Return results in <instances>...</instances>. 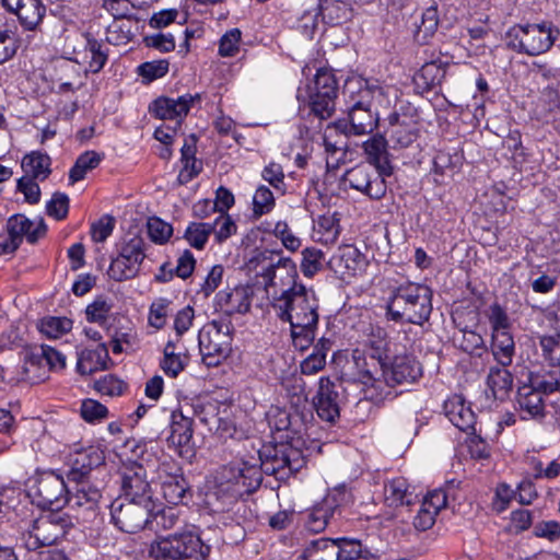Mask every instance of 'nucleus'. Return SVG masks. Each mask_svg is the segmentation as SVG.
<instances>
[{
	"label": "nucleus",
	"instance_id": "nucleus-1",
	"mask_svg": "<svg viewBox=\"0 0 560 560\" xmlns=\"http://www.w3.org/2000/svg\"><path fill=\"white\" fill-rule=\"evenodd\" d=\"M246 266L264 278L265 290L271 298L276 315L290 324L294 347L301 351L307 349L315 338L318 302L313 290L296 282L298 272L293 261L289 258L275 261L272 253L257 249Z\"/></svg>",
	"mask_w": 560,
	"mask_h": 560
},
{
	"label": "nucleus",
	"instance_id": "nucleus-2",
	"mask_svg": "<svg viewBox=\"0 0 560 560\" xmlns=\"http://www.w3.org/2000/svg\"><path fill=\"white\" fill-rule=\"evenodd\" d=\"M260 466L242 462L221 468L217 478V492L230 504L255 491L261 483L262 472L285 480L305 465L302 452L290 444L265 446L259 452Z\"/></svg>",
	"mask_w": 560,
	"mask_h": 560
},
{
	"label": "nucleus",
	"instance_id": "nucleus-3",
	"mask_svg": "<svg viewBox=\"0 0 560 560\" xmlns=\"http://www.w3.org/2000/svg\"><path fill=\"white\" fill-rule=\"evenodd\" d=\"M352 358L353 377L364 386V397L374 404L392 397L395 386L413 383L422 373L420 363L412 355H397L389 365L375 358L368 360L359 350L353 351Z\"/></svg>",
	"mask_w": 560,
	"mask_h": 560
},
{
	"label": "nucleus",
	"instance_id": "nucleus-4",
	"mask_svg": "<svg viewBox=\"0 0 560 560\" xmlns=\"http://www.w3.org/2000/svg\"><path fill=\"white\" fill-rule=\"evenodd\" d=\"M432 292L422 284L408 282L397 287L387 303V314L396 322L422 325L432 311Z\"/></svg>",
	"mask_w": 560,
	"mask_h": 560
},
{
	"label": "nucleus",
	"instance_id": "nucleus-5",
	"mask_svg": "<svg viewBox=\"0 0 560 560\" xmlns=\"http://www.w3.org/2000/svg\"><path fill=\"white\" fill-rule=\"evenodd\" d=\"M560 32L551 22L515 24L505 34L509 48L518 54L538 56L548 51Z\"/></svg>",
	"mask_w": 560,
	"mask_h": 560
},
{
	"label": "nucleus",
	"instance_id": "nucleus-6",
	"mask_svg": "<svg viewBox=\"0 0 560 560\" xmlns=\"http://www.w3.org/2000/svg\"><path fill=\"white\" fill-rule=\"evenodd\" d=\"M233 325L226 317L212 319L199 331V349L207 366H218L231 352Z\"/></svg>",
	"mask_w": 560,
	"mask_h": 560
},
{
	"label": "nucleus",
	"instance_id": "nucleus-7",
	"mask_svg": "<svg viewBox=\"0 0 560 560\" xmlns=\"http://www.w3.org/2000/svg\"><path fill=\"white\" fill-rule=\"evenodd\" d=\"M118 255L112 259L108 276L121 282L138 276L145 258V242L137 234H127L117 245Z\"/></svg>",
	"mask_w": 560,
	"mask_h": 560
},
{
	"label": "nucleus",
	"instance_id": "nucleus-8",
	"mask_svg": "<svg viewBox=\"0 0 560 560\" xmlns=\"http://www.w3.org/2000/svg\"><path fill=\"white\" fill-rule=\"evenodd\" d=\"M69 525L66 514L58 511L40 515L22 534L23 545L28 550L52 545L66 535Z\"/></svg>",
	"mask_w": 560,
	"mask_h": 560
},
{
	"label": "nucleus",
	"instance_id": "nucleus-9",
	"mask_svg": "<svg viewBox=\"0 0 560 560\" xmlns=\"http://www.w3.org/2000/svg\"><path fill=\"white\" fill-rule=\"evenodd\" d=\"M304 560H373L359 541L318 539L304 551Z\"/></svg>",
	"mask_w": 560,
	"mask_h": 560
},
{
	"label": "nucleus",
	"instance_id": "nucleus-10",
	"mask_svg": "<svg viewBox=\"0 0 560 560\" xmlns=\"http://www.w3.org/2000/svg\"><path fill=\"white\" fill-rule=\"evenodd\" d=\"M28 495L42 509L60 511L69 500L65 480L51 471L40 474L30 487Z\"/></svg>",
	"mask_w": 560,
	"mask_h": 560
},
{
	"label": "nucleus",
	"instance_id": "nucleus-11",
	"mask_svg": "<svg viewBox=\"0 0 560 560\" xmlns=\"http://www.w3.org/2000/svg\"><path fill=\"white\" fill-rule=\"evenodd\" d=\"M156 503H140L137 501H114L110 506V516L114 525L121 532L135 534L145 528L150 523Z\"/></svg>",
	"mask_w": 560,
	"mask_h": 560
},
{
	"label": "nucleus",
	"instance_id": "nucleus-12",
	"mask_svg": "<svg viewBox=\"0 0 560 560\" xmlns=\"http://www.w3.org/2000/svg\"><path fill=\"white\" fill-rule=\"evenodd\" d=\"M357 83L346 82L343 94L348 97V135L362 136L372 132L378 124L380 117L368 104H359L360 95L355 92Z\"/></svg>",
	"mask_w": 560,
	"mask_h": 560
},
{
	"label": "nucleus",
	"instance_id": "nucleus-13",
	"mask_svg": "<svg viewBox=\"0 0 560 560\" xmlns=\"http://www.w3.org/2000/svg\"><path fill=\"white\" fill-rule=\"evenodd\" d=\"M120 489L126 500L155 503L147 469L141 464L131 463L121 469Z\"/></svg>",
	"mask_w": 560,
	"mask_h": 560
},
{
	"label": "nucleus",
	"instance_id": "nucleus-14",
	"mask_svg": "<svg viewBox=\"0 0 560 560\" xmlns=\"http://www.w3.org/2000/svg\"><path fill=\"white\" fill-rule=\"evenodd\" d=\"M387 141L394 150L411 147L420 136L419 124L406 114L393 113L388 117L385 131Z\"/></svg>",
	"mask_w": 560,
	"mask_h": 560
},
{
	"label": "nucleus",
	"instance_id": "nucleus-15",
	"mask_svg": "<svg viewBox=\"0 0 560 560\" xmlns=\"http://www.w3.org/2000/svg\"><path fill=\"white\" fill-rule=\"evenodd\" d=\"M199 98V94H186L177 98L159 97L150 105L149 110L160 119H182L188 114L191 104ZM176 125L179 126L180 120Z\"/></svg>",
	"mask_w": 560,
	"mask_h": 560
},
{
	"label": "nucleus",
	"instance_id": "nucleus-16",
	"mask_svg": "<svg viewBox=\"0 0 560 560\" xmlns=\"http://www.w3.org/2000/svg\"><path fill=\"white\" fill-rule=\"evenodd\" d=\"M170 435L167 442L179 454L184 447H188L194 435L192 417L190 410H184L183 407L173 410L171 415Z\"/></svg>",
	"mask_w": 560,
	"mask_h": 560
},
{
	"label": "nucleus",
	"instance_id": "nucleus-17",
	"mask_svg": "<svg viewBox=\"0 0 560 560\" xmlns=\"http://www.w3.org/2000/svg\"><path fill=\"white\" fill-rule=\"evenodd\" d=\"M365 264L364 256L354 245H342L328 260V267L339 277L353 276Z\"/></svg>",
	"mask_w": 560,
	"mask_h": 560
},
{
	"label": "nucleus",
	"instance_id": "nucleus-18",
	"mask_svg": "<svg viewBox=\"0 0 560 560\" xmlns=\"http://www.w3.org/2000/svg\"><path fill=\"white\" fill-rule=\"evenodd\" d=\"M8 11L14 13L21 25L28 31L35 30L42 22L46 8L40 0H1Z\"/></svg>",
	"mask_w": 560,
	"mask_h": 560
},
{
	"label": "nucleus",
	"instance_id": "nucleus-19",
	"mask_svg": "<svg viewBox=\"0 0 560 560\" xmlns=\"http://www.w3.org/2000/svg\"><path fill=\"white\" fill-rule=\"evenodd\" d=\"M315 408L318 417L325 421L334 422L339 417V395L336 385L328 377H320Z\"/></svg>",
	"mask_w": 560,
	"mask_h": 560
},
{
	"label": "nucleus",
	"instance_id": "nucleus-20",
	"mask_svg": "<svg viewBox=\"0 0 560 560\" xmlns=\"http://www.w3.org/2000/svg\"><path fill=\"white\" fill-rule=\"evenodd\" d=\"M348 83H357L355 92L360 95L361 104H368L370 108H374V112L380 117L381 108H389L393 103V97L390 93L393 92L392 88L381 86L377 84H369L364 82V84L359 80L348 81Z\"/></svg>",
	"mask_w": 560,
	"mask_h": 560
},
{
	"label": "nucleus",
	"instance_id": "nucleus-21",
	"mask_svg": "<svg viewBox=\"0 0 560 560\" xmlns=\"http://www.w3.org/2000/svg\"><path fill=\"white\" fill-rule=\"evenodd\" d=\"M8 234L19 244L25 236L28 243H35L46 232V225L43 220L38 222L31 221L24 214H14L7 222Z\"/></svg>",
	"mask_w": 560,
	"mask_h": 560
},
{
	"label": "nucleus",
	"instance_id": "nucleus-22",
	"mask_svg": "<svg viewBox=\"0 0 560 560\" xmlns=\"http://www.w3.org/2000/svg\"><path fill=\"white\" fill-rule=\"evenodd\" d=\"M387 144L388 141L380 135L372 137L363 143L366 161L375 167L378 175L393 174Z\"/></svg>",
	"mask_w": 560,
	"mask_h": 560
},
{
	"label": "nucleus",
	"instance_id": "nucleus-23",
	"mask_svg": "<svg viewBox=\"0 0 560 560\" xmlns=\"http://www.w3.org/2000/svg\"><path fill=\"white\" fill-rule=\"evenodd\" d=\"M173 539L180 546V560H207L210 547L206 546L192 530L172 534Z\"/></svg>",
	"mask_w": 560,
	"mask_h": 560
},
{
	"label": "nucleus",
	"instance_id": "nucleus-24",
	"mask_svg": "<svg viewBox=\"0 0 560 560\" xmlns=\"http://www.w3.org/2000/svg\"><path fill=\"white\" fill-rule=\"evenodd\" d=\"M103 453L93 446L75 452L71 458V478L73 480H81L94 467H98L103 464Z\"/></svg>",
	"mask_w": 560,
	"mask_h": 560
},
{
	"label": "nucleus",
	"instance_id": "nucleus-25",
	"mask_svg": "<svg viewBox=\"0 0 560 560\" xmlns=\"http://www.w3.org/2000/svg\"><path fill=\"white\" fill-rule=\"evenodd\" d=\"M444 411L448 420L460 431L474 429L475 413L462 397L454 396L447 399L444 402Z\"/></svg>",
	"mask_w": 560,
	"mask_h": 560
},
{
	"label": "nucleus",
	"instance_id": "nucleus-26",
	"mask_svg": "<svg viewBox=\"0 0 560 560\" xmlns=\"http://www.w3.org/2000/svg\"><path fill=\"white\" fill-rule=\"evenodd\" d=\"M417 495L404 477H396L384 485V500L388 506L410 505Z\"/></svg>",
	"mask_w": 560,
	"mask_h": 560
},
{
	"label": "nucleus",
	"instance_id": "nucleus-27",
	"mask_svg": "<svg viewBox=\"0 0 560 560\" xmlns=\"http://www.w3.org/2000/svg\"><path fill=\"white\" fill-rule=\"evenodd\" d=\"M109 360L108 349L105 343H100L96 349H85L78 357L77 370L82 375H90L107 369Z\"/></svg>",
	"mask_w": 560,
	"mask_h": 560
},
{
	"label": "nucleus",
	"instance_id": "nucleus-28",
	"mask_svg": "<svg viewBox=\"0 0 560 560\" xmlns=\"http://www.w3.org/2000/svg\"><path fill=\"white\" fill-rule=\"evenodd\" d=\"M44 360L46 364L49 366V369L54 370H61L66 366V355L61 353L60 351L56 350L55 348L43 345L40 347V353L39 354H33L31 355L26 361L24 365V378L30 382H34L36 376L31 375V369H35L40 361Z\"/></svg>",
	"mask_w": 560,
	"mask_h": 560
},
{
	"label": "nucleus",
	"instance_id": "nucleus-29",
	"mask_svg": "<svg viewBox=\"0 0 560 560\" xmlns=\"http://www.w3.org/2000/svg\"><path fill=\"white\" fill-rule=\"evenodd\" d=\"M318 7L323 22L329 25L346 23L352 16L349 0H320Z\"/></svg>",
	"mask_w": 560,
	"mask_h": 560
},
{
	"label": "nucleus",
	"instance_id": "nucleus-30",
	"mask_svg": "<svg viewBox=\"0 0 560 560\" xmlns=\"http://www.w3.org/2000/svg\"><path fill=\"white\" fill-rule=\"evenodd\" d=\"M542 395L545 394L538 388H535L534 384L530 382L529 384H525L520 387L517 393V402L521 410L533 418L541 417L545 410Z\"/></svg>",
	"mask_w": 560,
	"mask_h": 560
},
{
	"label": "nucleus",
	"instance_id": "nucleus-31",
	"mask_svg": "<svg viewBox=\"0 0 560 560\" xmlns=\"http://www.w3.org/2000/svg\"><path fill=\"white\" fill-rule=\"evenodd\" d=\"M508 366H491L487 377V387L494 399L508 397L513 385V376Z\"/></svg>",
	"mask_w": 560,
	"mask_h": 560
},
{
	"label": "nucleus",
	"instance_id": "nucleus-32",
	"mask_svg": "<svg viewBox=\"0 0 560 560\" xmlns=\"http://www.w3.org/2000/svg\"><path fill=\"white\" fill-rule=\"evenodd\" d=\"M218 304L229 315L244 314L249 311L250 300L243 288H235L231 291L219 292Z\"/></svg>",
	"mask_w": 560,
	"mask_h": 560
},
{
	"label": "nucleus",
	"instance_id": "nucleus-33",
	"mask_svg": "<svg viewBox=\"0 0 560 560\" xmlns=\"http://www.w3.org/2000/svg\"><path fill=\"white\" fill-rule=\"evenodd\" d=\"M491 350L500 365H511L515 353V343L511 332H492Z\"/></svg>",
	"mask_w": 560,
	"mask_h": 560
},
{
	"label": "nucleus",
	"instance_id": "nucleus-34",
	"mask_svg": "<svg viewBox=\"0 0 560 560\" xmlns=\"http://www.w3.org/2000/svg\"><path fill=\"white\" fill-rule=\"evenodd\" d=\"M335 501L326 498L320 504L314 506L307 515L306 527L310 532H323L335 513Z\"/></svg>",
	"mask_w": 560,
	"mask_h": 560
},
{
	"label": "nucleus",
	"instance_id": "nucleus-35",
	"mask_svg": "<svg viewBox=\"0 0 560 560\" xmlns=\"http://www.w3.org/2000/svg\"><path fill=\"white\" fill-rule=\"evenodd\" d=\"M446 74L445 66L435 61L428 62L421 67L415 77V81L419 86L424 90H433L440 85Z\"/></svg>",
	"mask_w": 560,
	"mask_h": 560
},
{
	"label": "nucleus",
	"instance_id": "nucleus-36",
	"mask_svg": "<svg viewBox=\"0 0 560 560\" xmlns=\"http://www.w3.org/2000/svg\"><path fill=\"white\" fill-rule=\"evenodd\" d=\"M107 61V55L103 50V44L91 36L85 37L83 62L88 63V70L97 73Z\"/></svg>",
	"mask_w": 560,
	"mask_h": 560
},
{
	"label": "nucleus",
	"instance_id": "nucleus-37",
	"mask_svg": "<svg viewBox=\"0 0 560 560\" xmlns=\"http://www.w3.org/2000/svg\"><path fill=\"white\" fill-rule=\"evenodd\" d=\"M179 546L172 535L159 537L151 544L149 555L154 560H180Z\"/></svg>",
	"mask_w": 560,
	"mask_h": 560
},
{
	"label": "nucleus",
	"instance_id": "nucleus-38",
	"mask_svg": "<svg viewBox=\"0 0 560 560\" xmlns=\"http://www.w3.org/2000/svg\"><path fill=\"white\" fill-rule=\"evenodd\" d=\"M349 185L372 199H381L387 190L385 177H353Z\"/></svg>",
	"mask_w": 560,
	"mask_h": 560
},
{
	"label": "nucleus",
	"instance_id": "nucleus-39",
	"mask_svg": "<svg viewBox=\"0 0 560 560\" xmlns=\"http://www.w3.org/2000/svg\"><path fill=\"white\" fill-rule=\"evenodd\" d=\"M529 382L545 395L560 392V366L542 370L530 376Z\"/></svg>",
	"mask_w": 560,
	"mask_h": 560
},
{
	"label": "nucleus",
	"instance_id": "nucleus-40",
	"mask_svg": "<svg viewBox=\"0 0 560 560\" xmlns=\"http://www.w3.org/2000/svg\"><path fill=\"white\" fill-rule=\"evenodd\" d=\"M37 327L46 337L57 339L72 329V320L68 317L47 316L38 322Z\"/></svg>",
	"mask_w": 560,
	"mask_h": 560
},
{
	"label": "nucleus",
	"instance_id": "nucleus-41",
	"mask_svg": "<svg viewBox=\"0 0 560 560\" xmlns=\"http://www.w3.org/2000/svg\"><path fill=\"white\" fill-rule=\"evenodd\" d=\"M315 231L320 235L319 240L322 242L326 244L336 242L341 231L338 213L334 212L320 215L317 219Z\"/></svg>",
	"mask_w": 560,
	"mask_h": 560
},
{
	"label": "nucleus",
	"instance_id": "nucleus-42",
	"mask_svg": "<svg viewBox=\"0 0 560 560\" xmlns=\"http://www.w3.org/2000/svg\"><path fill=\"white\" fill-rule=\"evenodd\" d=\"M24 175H48L50 174V158L42 152L34 151L26 154L21 163Z\"/></svg>",
	"mask_w": 560,
	"mask_h": 560
},
{
	"label": "nucleus",
	"instance_id": "nucleus-43",
	"mask_svg": "<svg viewBox=\"0 0 560 560\" xmlns=\"http://www.w3.org/2000/svg\"><path fill=\"white\" fill-rule=\"evenodd\" d=\"M212 234V228L208 222H191L186 228L184 237L195 249H203L209 236Z\"/></svg>",
	"mask_w": 560,
	"mask_h": 560
},
{
	"label": "nucleus",
	"instance_id": "nucleus-44",
	"mask_svg": "<svg viewBox=\"0 0 560 560\" xmlns=\"http://www.w3.org/2000/svg\"><path fill=\"white\" fill-rule=\"evenodd\" d=\"M102 494L98 489L80 483L73 495H69L68 503L77 506H85L88 510H93L100 501Z\"/></svg>",
	"mask_w": 560,
	"mask_h": 560
},
{
	"label": "nucleus",
	"instance_id": "nucleus-45",
	"mask_svg": "<svg viewBox=\"0 0 560 560\" xmlns=\"http://www.w3.org/2000/svg\"><path fill=\"white\" fill-rule=\"evenodd\" d=\"M210 228H212V233L214 234L215 241L219 244L225 242L237 231L235 222L225 212H220L214 221L210 223Z\"/></svg>",
	"mask_w": 560,
	"mask_h": 560
},
{
	"label": "nucleus",
	"instance_id": "nucleus-46",
	"mask_svg": "<svg viewBox=\"0 0 560 560\" xmlns=\"http://www.w3.org/2000/svg\"><path fill=\"white\" fill-rule=\"evenodd\" d=\"M185 480L178 476H172L170 480L162 482V492L165 500L171 504H179L186 494Z\"/></svg>",
	"mask_w": 560,
	"mask_h": 560
},
{
	"label": "nucleus",
	"instance_id": "nucleus-47",
	"mask_svg": "<svg viewBox=\"0 0 560 560\" xmlns=\"http://www.w3.org/2000/svg\"><path fill=\"white\" fill-rule=\"evenodd\" d=\"M19 39L14 31L0 26V65L11 60L18 52Z\"/></svg>",
	"mask_w": 560,
	"mask_h": 560
},
{
	"label": "nucleus",
	"instance_id": "nucleus-48",
	"mask_svg": "<svg viewBox=\"0 0 560 560\" xmlns=\"http://www.w3.org/2000/svg\"><path fill=\"white\" fill-rule=\"evenodd\" d=\"M147 229L150 240L155 244L166 243L173 234L172 225L158 217L148 219Z\"/></svg>",
	"mask_w": 560,
	"mask_h": 560
},
{
	"label": "nucleus",
	"instance_id": "nucleus-49",
	"mask_svg": "<svg viewBox=\"0 0 560 560\" xmlns=\"http://www.w3.org/2000/svg\"><path fill=\"white\" fill-rule=\"evenodd\" d=\"M303 259L301 262V269L305 277H313L317 271L322 269L324 254L322 250L307 247L302 252Z\"/></svg>",
	"mask_w": 560,
	"mask_h": 560
},
{
	"label": "nucleus",
	"instance_id": "nucleus-50",
	"mask_svg": "<svg viewBox=\"0 0 560 560\" xmlns=\"http://www.w3.org/2000/svg\"><path fill=\"white\" fill-rule=\"evenodd\" d=\"M335 96L320 95V93L314 92L311 95V108L312 112L320 119L329 118L335 112Z\"/></svg>",
	"mask_w": 560,
	"mask_h": 560
},
{
	"label": "nucleus",
	"instance_id": "nucleus-51",
	"mask_svg": "<svg viewBox=\"0 0 560 560\" xmlns=\"http://www.w3.org/2000/svg\"><path fill=\"white\" fill-rule=\"evenodd\" d=\"M439 13L436 7L428 8L421 18V23L418 26L417 37L419 40H427L438 30Z\"/></svg>",
	"mask_w": 560,
	"mask_h": 560
},
{
	"label": "nucleus",
	"instance_id": "nucleus-52",
	"mask_svg": "<svg viewBox=\"0 0 560 560\" xmlns=\"http://www.w3.org/2000/svg\"><path fill=\"white\" fill-rule=\"evenodd\" d=\"M275 197L269 187L259 186L253 197V211L256 217H261L272 210Z\"/></svg>",
	"mask_w": 560,
	"mask_h": 560
},
{
	"label": "nucleus",
	"instance_id": "nucleus-53",
	"mask_svg": "<svg viewBox=\"0 0 560 560\" xmlns=\"http://www.w3.org/2000/svg\"><path fill=\"white\" fill-rule=\"evenodd\" d=\"M171 301L165 298L155 300L149 310L148 320L150 326L161 329L166 324Z\"/></svg>",
	"mask_w": 560,
	"mask_h": 560
},
{
	"label": "nucleus",
	"instance_id": "nucleus-54",
	"mask_svg": "<svg viewBox=\"0 0 560 560\" xmlns=\"http://www.w3.org/2000/svg\"><path fill=\"white\" fill-rule=\"evenodd\" d=\"M335 133L348 135V124L345 120H338L327 126L324 133V142L325 148L328 153L335 154L337 152L342 153L343 145L346 143L335 141L331 142L330 139Z\"/></svg>",
	"mask_w": 560,
	"mask_h": 560
},
{
	"label": "nucleus",
	"instance_id": "nucleus-55",
	"mask_svg": "<svg viewBox=\"0 0 560 560\" xmlns=\"http://www.w3.org/2000/svg\"><path fill=\"white\" fill-rule=\"evenodd\" d=\"M94 388L102 395L114 397L122 395L127 385L115 375L107 374L95 382Z\"/></svg>",
	"mask_w": 560,
	"mask_h": 560
},
{
	"label": "nucleus",
	"instance_id": "nucleus-56",
	"mask_svg": "<svg viewBox=\"0 0 560 560\" xmlns=\"http://www.w3.org/2000/svg\"><path fill=\"white\" fill-rule=\"evenodd\" d=\"M217 406L213 402L195 401L187 410H190V416L196 417L199 421L208 427H211L217 421Z\"/></svg>",
	"mask_w": 560,
	"mask_h": 560
},
{
	"label": "nucleus",
	"instance_id": "nucleus-57",
	"mask_svg": "<svg viewBox=\"0 0 560 560\" xmlns=\"http://www.w3.org/2000/svg\"><path fill=\"white\" fill-rule=\"evenodd\" d=\"M182 162L184 164V171L187 175H198L201 170V162L195 158L196 145L195 138L191 136L190 141L185 140L182 147Z\"/></svg>",
	"mask_w": 560,
	"mask_h": 560
},
{
	"label": "nucleus",
	"instance_id": "nucleus-58",
	"mask_svg": "<svg viewBox=\"0 0 560 560\" xmlns=\"http://www.w3.org/2000/svg\"><path fill=\"white\" fill-rule=\"evenodd\" d=\"M488 318L492 328V332L510 331L511 323L503 307L494 303L489 307Z\"/></svg>",
	"mask_w": 560,
	"mask_h": 560
},
{
	"label": "nucleus",
	"instance_id": "nucleus-59",
	"mask_svg": "<svg viewBox=\"0 0 560 560\" xmlns=\"http://www.w3.org/2000/svg\"><path fill=\"white\" fill-rule=\"evenodd\" d=\"M110 310L112 305L105 299L98 298L86 306L85 316L91 323L102 324L106 322Z\"/></svg>",
	"mask_w": 560,
	"mask_h": 560
},
{
	"label": "nucleus",
	"instance_id": "nucleus-60",
	"mask_svg": "<svg viewBox=\"0 0 560 560\" xmlns=\"http://www.w3.org/2000/svg\"><path fill=\"white\" fill-rule=\"evenodd\" d=\"M542 354L553 365L560 366V334L555 336H544L540 338Z\"/></svg>",
	"mask_w": 560,
	"mask_h": 560
},
{
	"label": "nucleus",
	"instance_id": "nucleus-61",
	"mask_svg": "<svg viewBox=\"0 0 560 560\" xmlns=\"http://www.w3.org/2000/svg\"><path fill=\"white\" fill-rule=\"evenodd\" d=\"M178 522V516L173 509H166L161 511H153L150 517V523L148 526L151 528L158 529H171Z\"/></svg>",
	"mask_w": 560,
	"mask_h": 560
},
{
	"label": "nucleus",
	"instance_id": "nucleus-62",
	"mask_svg": "<svg viewBox=\"0 0 560 560\" xmlns=\"http://www.w3.org/2000/svg\"><path fill=\"white\" fill-rule=\"evenodd\" d=\"M107 408L94 399H85L81 405V416L88 422L100 421L107 417Z\"/></svg>",
	"mask_w": 560,
	"mask_h": 560
},
{
	"label": "nucleus",
	"instance_id": "nucleus-63",
	"mask_svg": "<svg viewBox=\"0 0 560 560\" xmlns=\"http://www.w3.org/2000/svg\"><path fill=\"white\" fill-rule=\"evenodd\" d=\"M241 42V31L232 28L226 32L220 39L219 54L222 57H232L238 51Z\"/></svg>",
	"mask_w": 560,
	"mask_h": 560
},
{
	"label": "nucleus",
	"instance_id": "nucleus-64",
	"mask_svg": "<svg viewBox=\"0 0 560 560\" xmlns=\"http://www.w3.org/2000/svg\"><path fill=\"white\" fill-rule=\"evenodd\" d=\"M101 162L100 155L94 151H88L81 154L75 164L70 170L69 175H84L93 171Z\"/></svg>",
	"mask_w": 560,
	"mask_h": 560
}]
</instances>
